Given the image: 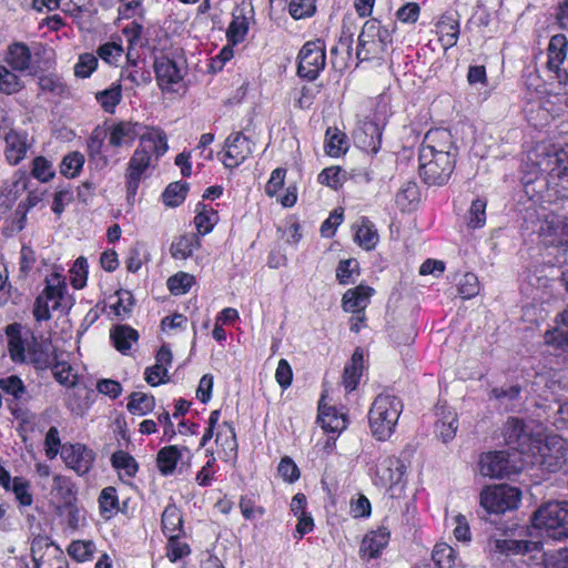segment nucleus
<instances>
[{
    "instance_id": "f257e3e1",
    "label": "nucleus",
    "mask_w": 568,
    "mask_h": 568,
    "mask_svg": "<svg viewBox=\"0 0 568 568\" xmlns=\"http://www.w3.org/2000/svg\"><path fill=\"white\" fill-rule=\"evenodd\" d=\"M403 408L402 399L392 394H379L374 399L368 412V426L376 440L386 442L393 436Z\"/></svg>"
},
{
    "instance_id": "f03ea898",
    "label": "nucleus",
    "mask_w": 568,
    "mask_h": 568,
    "mask_svg": "<svg viewBox=\"0 0 568 568\" xmlns=\"http://www.w3.org/2000/svg\"><path fill=\"white\" fill-rule=\"evenodd\" d=\"M72 306V297L68 293L65 278L53 272L44 278V287L33 303V316L37 322L49 321L52 311L67 312Z\"/></svg>"
},
{
    "instance_id": "7ed1b4c3",
    "label": "nucleus",
    "mask_w": 568,
    "mask_h": 568,
    "mask_svg": "<svg viewBox=\"0 0 568 568\" xmlns=\"http://www.w3.org/2000/svg\"><path fill=\"white\" fill-rule=\"evenodd\" d=\"M534 527L549 538L560 540L568 537V503L552 501L539 507L532 517Z\"/></svg>"
},
{
    "instance_id": "20e7f679",
    "label": "nucleus",
    "mask_w": 568,
    "mask_h": 568,
    "mask_svg": "<svg viewBox=\"0 0 568 568\" xmlns=\"http://www.w3.org/2000/svg\"><path fill=\"white\" fill-rule=\"evenodd\" d=\"M567 442L557 434L544 435L538 429V438L528 457V464H539L549 471L557 470L567 459Z\"/></svg>"
},
{
    "instance_id": "39448f33",
    "label": "nucleus",
    "mask_w": 568,
    "mask_h": 568,
    "mask_svg": "<svg viewBox=\"0 0 568 568\" xmlns=\"http://www.w3.org/2000/svg\"><path fill=\"white\" fill-rule=\"evenodd\" d=\"M392 41V32L378 20H367L358 36L356 55L361 61L378 59L386 52Z\"/></svg>"
},
{
    "instance_id": "423d86ee",
    "label": "nucleus",
    "mask_w": 568,
    "mask_h": 568,
    "mask_svg": "<svg viewBox=\"0 0 568 568\" xmlns=\"http://www.w3.org/2000/svg\"><path fill=\"white\" fill-rule=\"evenodd\" d=\"M326 65V45L323 40L307 41L297 55V74L315 80Z\"/></svg>"
},
{
    "instance_id": "0eeeda50",
    "label": "nucleus",
    "mask_w": 568,
    "mask_h": 568,
    "mask_svg": "<svg viewBox=\"0 0 568 568\" xmlns=\"http://www.w3.org/2000/svg\"><path fill=\"white\" fill-rule=\"evenodd\" d=\"M521 493L505 484L486 487L480 494V505L493 514H503L517 508Z\"/></svg>"
},
{
    "instance_id": "6e6552de",
    "label": "nucleus",
    "mask_w": 568,
    "mask_h": 568,
    "mask_svg": "<svg viewBox=\"0 0 568 568\" xmlns=\"http://www.w3.org/2000/svg\"><path fill=\"white\" fill-rule=\"evenodd\" d=\"M404 468L402 462L394 456L379 459L373 474L374 485L388 491L390 497H395L396 491L403 488Z\"/></svg>"
},
{
    "instance_id": "1a4fd4ad",
    "label": "nucleus",
    "mask_w": 568,
    "mask_h": 568,
    "mask_svg": "<svg viewBox=\"0 0 568 568\" xmlns=\"http://www.w3.org/2000/svg\"><path fill=\"white\" fill-rule=\"evenodd\" d=\"M511 455L506 452H489L481 455L479 460V471L483 476L490 478H503L513 474H518L528 459H524L520 465L510 460ZM516 457V454H513Z\"/></svg>"
},
{
    "instance_id": "9d476101",
    "label": "nucleus",
    "mask_w": 568,
    "mask_h": 568,
    "mask_svg": "<svg viewBox=\"0 0 568 568\" xmlns=\"http://www.w3.org/2000/svg\"><path fill=\"white\" fill-rule=\"evenodd\" d=\"M457 156L456 146L450 132L437 128L429 130L419 146L418 158Z\"/></svg>"
},
{
    "instance_id": "9b49d317",
    "label": "nucleus",
    "mask_w": 568,
    "mask_h": 568,
    "mask_svg": "<svg viewBox=\"0 0 568 568\" xmlns=\"http://www.w3.org/2000/svg\"><path fill=\"white\" fill-rule=\"evenodd\" d=\"M418 172L422 180L428 185H444L450 179L455 169V156L418 158Z\"/></svg>"
},
{
    "instance_id": "f8f14e48",
    "label": "nucleus",
    "mask_w": 568,
    "mask_h": 568,
    "mask_svg": "<svg viewBox=\"0 0 568 568\" xmlns=\"http://www.w3.org/2000/svg\"><path fill=\"white\" fill-rule=\"evenodd\" d=\"M506 440L508 445H514L521 455L529 456L534 450V445L538 438V430L518 418H510L506 427Z\"/></svg>"
},
{
    "instance_id": "ddd939ff",
    "label": "nucleus",
    "mask_w": 568,
    "mask_h": 568,
    "mask_svg": "<svg viewBox=\"0 0 568 568\" xmlns=\"http://www.w3.org/2000/svg\"><path fill=\"white\" fill-rule=\"evenodd\" d=\"M143 125L133 121H115L106 125V146L113 150L129 149L140 135Z\"/></svg>"
},
{
    "instance_id": "4468645a",
    "label": "nucleus",
    "mask_w": 568,
    "mask_h": 568,
    "mask_svg": "<svg viewBox=\"0 0 568 568\" xmlns=\"http://www.w3.org/2000/svg\"><path fill=\"white\" fill-rule=\"evenodd\" d=\"M61 458L68 468L83 476L90 471L95 454L83 444L67 443L61 448Z\"/></svg>"
},
{
    "instance_id": "2eb2a0df",
    "label": "nucleus",
    "mask_w": 568,
    "mask_h": 568,
    "mask_svg": "<svg viewBox=\"0 0 568 568\" xmlns=\"http://www.w3.org/2000/svg\"><path fill=\"white\" fill-rule=\"evenodd\" d=\"M153 158L150 151L136 148L131 155L125 170L126 190L129 195H134L142 179L152 166Z\"/></svg>"
},
{
    "instance_id": "dca6fc26",
    "label": "nucleus",
    "mask_w": 568,
    "mask_h": 568,
    "mask_svg": "<svg viewBox=\"0 0 568 568\" xmlns=\"http://www.w3.org/2000/svg\"><path fill=\"white\" fill-rule=\"evenodd\" d=\"M568 41L565 34H555L548 44L547 65L556 74L560 84L568 85V72L564 67L567 58Z\"/></svg>"
},
{
    "instance_id": "f3484780",
    "label": "nucleus",
    "mask_w": 568,
    "mask_h": 568,
    "mask_svg": "<svg viewBox=\"0 0 568 568\" xmlns=\"http://www.w3.org/2000/svg\"><path fill=\"white\" fill-rule=\"evenodd\" d=\"M222 162L225 168L233 169L242 164L253 152V143L241 132L231 134L224 146Z\"/></svg>"
},
{
    "instance_id": "a211bd4d",
    "label": "nucleus",
    "mask_w": 568,
    "mask_h": 568,
    "mask_svg": "<svg viewBox=\"0 0 568 568\" xmlns=\"http://www.w3.org/2000/svg\"><path fill=\"white\" fill-rule=\"evenodd\" d=\"M254 18V8L251 3H242L232 13V21L226 30L227 42L236 45L243 42L248 33L250 24Z\"/></svg>"
},
{
    "instance_id": "6ab92c4d",
    "label": "nucleus",
    "mask_w": 568,
    "mask_h": 568,
    "mask_svg": "<svg viewBox=\"0 0 568 568\" xmlns=\"http://www.w3.org/2000/svg\"><path fill=\"white\" fill-rule=\"evenodd\" d=\"M0 486L14 495V499L20 508L30 507L33 504V494L31 484L21 476L11 478L9 471L0 465Z\"/></svg>"
},
{
    "instance_id": "aec40b11",
    "label": "nucleus",
    "mask_w": 568,
    "mask_h": 568,
    "mask_svg": "<svg viewBox=\"0 0 568 568\" xmlns=\"http://www.w3.org/2000/svg\"><path fill=\"white\" fill-rule=\"evenodd\" d=\"M535 164L538 172L547 173L552 178L568 182V149L545 153L536 160Z\"/></svg>"
},
{
    "instance_id": "412c9836",
    "label": "nucleus",
    "mask_w": 568,
    "mask_h": 568,
    "mask_svg": "<svg viewBox=\"0 0 568 568\" xmlns=\"http://www.w3.org/2000/svg\"><path fill=\"white\" fill-rule=\"evenodd\" d=\"M154 72L159 87L166 91H175L174 85L183 79L182 68L166 57L158 58L154 61Z\"/></svg>"
},
{
    "instance_id": "4be33fe9",
    "label": "nucleus",
    "mask_w": 568,
    "mask_h": 568,
    "mask_svg": "<svg viewBox=\"0 0 568 568\" xmlns=\"http://www.w3.org/2000/svg\"><path fill=\"white\" fill-rule=\"evenodd\" d=\"M539 233L546 245H568V224L556 214L546 216Z\"/></svg>"
},
{
    "instance_id": "5701e85b",
    "label": "nucleus",
    "mask_w": 568,
    "mask_h": 568,
    "mask_svg": "<svg viewBox=\"0 0 568 568\" xmlns=\"http://www.w3.org/2000/svg\"><path fill=\"white\" fill-rule=\"evenodd\" d=\"M6 159L10 164L17 165L22 161L30 148L28 133L23 130L10 129L4 133Z\"/></svg>"
},
{
    "instance_id": "b1692460",
    "label": "nucleus",
    "mask_w": 568,
    "mask_h": 568,
    "mask_svg": "<svg viewBox=\"0 0 568 568\" xmlns=\"http://www.w3.org/2000/svg\"><path fill=\"white\" fill-rule=\"evenodd\" d=\"M192 454L185 446L170 445L158 452L156 465L163 476L173 475L180 460L186 458L190 462Z\"/></svg>"
},
{
    "instance_id": "393cba45",
    "label": "nucleus",
    "mask_w": 568,
    "mask_h": 568,
    "mask_svg": "<svg viewBox=\"0 0 568 568\" xmlns=\"http://www.w3.org/2000/svg\"><path fill=\"white\" fill-rule=\"evenodd\" d=\"M143 129L144 131H140V135L138 136L140 140L138 148L150 151L152 158L158 160L164 155L169 149L166 134L162 129L156 126H143L142 130Z\"/></svg>"
},
{
    "instance_id": "a878e982",
    "label": "nucleus",
    "mask_w": 568,
    "mask_h": 568,
    "mask_svg": "<svg viewBox=\"0 0 568 568\" xmlns=\"http://www.w3.org/2000/svg\"><path fill=\"white\" fill-rule=\"evenodd\" d=\"M389 541V531L386 528L368 532L362 540L359 552L363 558H376Z\"/></svg>"
},
{
    "instance_id": "bb28decb",
    "label": "nucleus",
    "mask_w": 568,
    "mask_h": 568,
    "mask_svg": "<svg viewBox=\"0 0 568 568\" xmlns=\"http://www.w3.org/2000/svg\"><path fill=\"white\" fill-rule=\"evenodd\" d=\"M374 290L369 286L358 285L347 290L343 295V308L346 312L363 313L369 303Z\"/></svg>"
},
{
    "instance_id": "cd10ccee",
    "label": "nucleus",
    "mask_w": 568,
    "mask_h": 568,
    "mask_svg": "<svg viewBox=\"0 0 568 568\" xmlns=\"http://www.w3.org/2000/svg\"><path fill=\"white\" fill-rule=\"evenodd\" d=\"M27 359H29L37 369H47L51 367L57 359L54 347L48 341L34 342L28 351Z\"/></svg>"
},
{
    "instance_id": "c85d7f7f",
    "label": "nucleus",
    "mask_w": 568,
    "mask_h": 568,
    "mask_svg": "<svg viewBox=\"0 0 568 568\" xmlns=\"http://www.w3.org/2000/svg\"><path fill=\"white\" fill-rule=\"evenodd\" d=\"M215 443L222 449V459L230 462L236 458L237 442L234 427L231 424L223 423L219 426Z\"/></svg>"
},
{
    "instance_id": "c756f323",
    "label": "nucleus",
    "mask_w": 568,
    "mask_h": 568,
    "mask_svg": "<svg viewBox=\"0 0 568 568\" xmlns=\"http://www.w3.org/2000/svg\"><path fill=\"white\" fill-rule=\"evenodd\" d=\"M364 369V352L356 348L351 361L345 365L342 383L346 392H353L362 377Z\"/></svg>"
},
{
    "instance_id": "7c9ffc66",
    "label": "nucleus",
    "mask_w": 568,
    "mask_h": 568,
    "mask_svg": "<svg viewBox=\"0 0 568 568\" xmlns=\"http://www.w3.org/2000/svg\"><path fill=\"white\" fill-rule=\"evenodd\" d=\"M318 423L325 432L341 433L346 428V415L339 413L333 406L320 404L318 406Z\"/></svg>"
},
{
    "instance_id": "2f4dec72",
    "label": "nucleus",
    "mask_w": 568,
    "mask_h": 568,
    "mask_svg": "<svg viewBox=\"0 0 568 568\" xmlns=\"http://www.w3.org/2000/svg\"><path fill=\"white\" fill-rule=\"evenodd\" d=\"M436 415L438 420L436 427L443 442L447 443L455 437L458 428L456 414L446 405H438L436 407Z\"/></svg>"
},
{
    "instance_id": "473e14b6",
    "label": "nucleus",
    "mask_w": 568,
    "mask_h": 568,
    "mask_svg": "<svg viewBox=\"0 0 568 568\" xmlns=\"http://www.w3.org/2000/svg\"><path fill=\"white\" fill-rule=\"evenodd\" d=\"M355 242L364 250H373L378 242V233L375 225L367 219L362 217L354 225Z\"/></svg>"
},
{
    "instance_id": "72a5a7b5",
    "label": "nucleus",
    "mask_w": 568,
    "mask_h": 568,
    "mask_svg": "<svg viewBox=\"0 0 568 568\" xmlns=\"http://www.w3.org/2000/svg\"><path fill=\"white\" fill-rule=\"evenodd\" d=\"M437 33L444 49L457 43L459 37V21L453 16H443L437 23Z\"/></svg>"
},
{
    "instance_id": "f704fd0d",
    "label": "nucleus",
    "mask_w": 568,
    "mask_h": 568,
    "mask_svg": "<svg viewBox=\"0 0 568 568\" xmlns=\"http://www.w3.org/2000/svg\"><path fill=\"white\" fill-rule=\"evenodd\" d=\"M106 139L105 129L95 128L87 141L88 154L91 161L102 168L109 164L108 156L103 153L104 140Z\"/></svg>"
},
{
    "instance_id": "c9c22d12",
    "label": "nucleus",
    "mask_w": 568,
    "mask_h": 568,
    "mask_svg": "<svg viewBox=\"0 0 568 568\" xmlns=\"http://www.w3.org/2000/svg\"><path fill=\"white\" fill-rule=\"evenodd\" d=\"M6 61L17 71H26L31 64V52L27 44L16 42L9 45Z\"/></svg>"
},
{
    "instance_id": "e433bc0d",
    "label": "nucleus",
    "mask_w": 568,
    "mask_h": 568,
    "mask_svg": "<svg viewBox=\"0 0 568 568\" xmlns=\"http://www.w3.org/2000/svg\"><path fill=\"white\" fill-rule=\"evenodd\" d=\"M51 494L63 505H70L77 495V488L71 478L55 474L52 478Z\"/></svg>"
},
{
    "instance_id": "4c0bfd02",
    "label": "nucleus",
    "mask_w": 568,
    "mask_h": 568,
    "mask_svg": "<svg viewBox=\"0 0 568 568\" xmlns=\"http://www.w3.org/2000/svg\"><path fill=\"white\" fill-rule=\"evenodd\" d=\"M6 334L11 359L16 363L26 362L28 353L26 352L24 343L21 337V326L19 324H10L6 328Z\"/></svg>"
},
{
    "instance_id": "58836bf2",
    "label": "nucleus",
    "mask_w": 568,
    "mask_h": 568,
    "mask_svg": "<svg viewBox=\"0 0 568 568\" xmlns=\"http://www.w3.org/2000/svg\"><path fill=\"white\" fill-rule=\"evenodd\" d=\"M219 222V214L212 207L204 203H199L195 209L194 225L200 235H206Z\"/></svg>"
},
{
    "instance_id": "ea45409f",
    "label": "nucleus",
    "mask_w": 568,
    "mask_h": 568,
    "mask_svg": "<svg viewBox=\"0 0 568 568\" xmlns=\"http://www.w3.org/2000/svg\"><path fill=\"white\" fill-rule=\"evenodd\" d=\"M201 242L196 234H183L171 244V255L175 260H186L199 248Z\"/></svg>"
},
{
    "instance_id": "a19ab883",
    "label": "nucleus",
    "mask_w": 568,
    "mask_h": 568,
    "mask_svg": "<svg viewBox=\"0 0 568 568\" xmlns=\"http://www.w3.org/2000/svg\"><path fill=\"white\" fill-rule=\"evenodd\" d=\"M110 337L114 347L125 354L138 342L139 333L131 326L118 325L111 329Z\"/></svg>"
},
{
    "instance_id": "79ce46f5",
    "label": "nucleus",
    "mask_w": 568,
    "mask_h": 568,
    "mask_svg": "<svg viewBox=\"0 0 568 568\" xmlns=\"http://www.w3.org/2000/svg\"><path fill=\"white\" fill-rule=\"evenodd\" d=\"M355 138L363 149L377 152L381 148L382 132L379 126L374 122H365Z\"/></svg>"
},
{
    "instance_id": "37998d69",
    "label": "nucleus",
    "mask_w": 568,
    "mask_h": 568,
    "mask_svg": "<svg viewBox=\"0 0 568 568\" xmlns=\"http://www.w3.org/2000/svg\"><path fill=\"white\" fill-rule=\"evenodd\" d=\"M432 558L438 568H464L455 549L445 542L435 546Z\"/></svg>"
},
{
    "instance_id": "c03bdc74",
    "label": "nucleus",
    "mask_w": 568,
    "mask_h": 568,
    "mask_svg": "<svg viewBox=\"0 0 568 568\" xmlns=\"http://www.w3.org/2000/svg\"><path fill=\"white\" fill-rule=\"evenodd\" d=\"M162 529L166 537L183 534L182 514L174 504L168 505L162 514Z\"/></svg>"
},
{
    "instance_id": "a18cd8bd",
    "label": "nucleus",
    "mask_w": 568,
    "mask_h": 568,
    "mask_svg": "<svg viewBox=\"0 0 568 568\" xmlns=\"http://www.w3.org/2000/svg\"><path fill=\"white\" fill-rule=\"evenodd\" d=\"M348 143L345 133L337 128H328L325 133V152L329 156L338 158L347 151Z\"/></svg>"
},
{
    "instance_id": "49530a36",
    "label": "nucleus",
    "mask_w": 568,
    "mask_h": 568,
    "mask_svg": "<svg viewBox=\"0 0 568 568\" xmlns=\"http://www.w3.org/2000/svg\"><path fill=\"white\" fill-rule=\"evenodd\" d=\"M155 407V398L152 395L142 393V392H133L129 396V400L126 404V409L138 416H144L148 413L152 412Z\"/></svg>"
},
{
    "instance_id": "de8ad7c7",
    "label": "nucleus",
    "mask_w": 568,
    "mask_h": 568,
    "mask_svg": "<svg viewBox=\"0 0 568 568\" xmlns=\"http://www.w3.org/2000/svg\"><path fill=\"white\" fill-rule=\"evenodd\" d=\"M112 466L118 470L120 477L132 478L135 476L139 465L126 452L118 450L111 457Z\"/></svg>"
},
{
    "instance_id": "09e8293b",
    "label": "nucleus",
    "mask_w": 568,
    "mask_h": 568,
    "mask_svg": "<svg viewBox=\"0 0 568 568\" xmlns=\"http://www.w3.org/2000/svg\"><path fill=\"white\" fill-rule=\"evenodd\" d=\"M98 501L100 513L105 519H110L119 511V498L116 489L112 486H108L102 489Z\"/></svg>"
},
{
    "instance_id": "8fccbe9b",
    "label": "nucleus",
    "mask_w": 568,
    "mask_h": 568,
    "mask_svg": "<svg viewBox=\"0 0 568 568\" xmlns=\"http://www.w3.org/2000/svg\"><path fill=\"white\" fill-rule=\"evenodd\" d=\"M83 164L84 155L81 152H70L62 159L60 173L68 179H73L80 174Z\"/></svg>"
},
{
    "instance_id": "3c124183",
    "label": "nucleus",
    "mask_w": 568,
    "mask_h": 568,
    "mask_svg": "<svg viewBox=\"0 0 568 568\" xmlns=\"http://www.w3.org/2000/svg\"><path fill=\"white\" fill-rule=\"evenodd\" d=\"M95 98L105 112L114 113L115 106L122 99L121 85L112 84L109 89L98 92Z\"/></svg>"
},
{
    "instance_id": "603ef678",
    "label": "nucleus",
    "mask_w": 568,
    "mask_h": 568,
    "mask_svg": "<svg viewBox=\"0 0 568 568\" xmlns=\"http://www.w3.org/2000/svg\"><path fill=\"white\" fill-rule=\"evenodd\" d=\"M95 545L91 540H74L68 547V554L78 562L88 561L93 557Z\"/></svg>"
},
{
    "instance_id": "864d4df0",
    "label": "nucleus",
    "mask_w": 568,
    "mask_h": 568,
    "mask_svg": "<svg viewBox=\"0 0 568 568\" xmlns=\"http://www.w3.org/2000/svg\"><path fill=\"white\" fill-rule=\"evenodd\" d=\"M358 273V262L354 258L343 260L336 268V277L339 284L355 283Z\"/></svg>"
},
{
    "instance_id": "5fc2aeb1",
    "label": "nucleus",
    "mask_w": 568,
    "mask_h": 568,
    "mask_svg": "<svg viewBox=\"0 0 568 568\" xmlns=\"http://www.w3.org/2000/svg\"><path fill=\"white\" fill-rule=\"evenodd\" d=\"M166 284L173 295H183L186 294L194 284V276L185 272H179L169 277Z\"/></svg>"
},
{
    "instance_id": "6e6d98bb",
    "label": "nucleus",
    "mask_w": 568,
    "mask_h": 568,
    "mask_svg": "<svg viewBox=\"0 0 568 568\" xmlns=\"http://www.w3.org/2000/svg\"><path fill=\"white\" fill-rule=\"evenodd\" d=\"M52 373L54 378L64 386H73L77 383V374L73 372L72 366L58 358L52 364Z\"/></svg>"
},
{
    "instance_id": "4d7b16f0",
    "label": "nucleus",
    "mask_w": 568,
    "mask_h": 568,
    "mask_svg": "<svg viewBox=\"0 0 568 568\" xmlns=\"http://www.w3.org/2000/svg\"><path fill=\"white\" fill-rule=\"evenodd\" d=\"M187 186L185 183L174 182L164 190L162 199L165 205L175 207L185 200Z\"/></svg>"
},
{
    "instance_id": "13d9d810",
    "label": "nucleus",
    "mask_w": 568,
    "mask_h": 568,
    "mask_svg": "<svg viewBox=\"0 0 568 568\" xmlns=\"http://www.w3.org/2000/svg\"><path fill=\"white\" fill-rule=\"evenodd\" d=\"M31 174L40 182H49L54 178V169L52 163L44 156H37L32 161Z\"/></svg>"
},
{
    "instance_id": "bf43d9fd",
    "label": "nucleus",
    "mask_w": 568,
    "mask_h": 568,
    "mask_svg": "<svg viewBox=\"0 0 568 568\" xmlns=\"http://www.w3.org/2000/svg\"><path fill=\"white\" fill-rule=\"evenodd\" d=\"M315 11V0H291L288 3V12L295 20L310 18Z\"/></svg>"
},
{
    "instance_id": "052dcab7",
    "label": "nucleus",
    "mask_w": 568,
    "mask_h": 568,
    "mask_svg": "<svg viewBox=\"0 0 568 568\" xmlns=\"http://www.w3.org/2000/svg\"><path fill=\"white\" fill-rule=\"evenodd\" d=\"M22 88L20 78L4 65H0V92L13 94Z\"/></svg>"
},
{
    "instance_id": "680f3d73",
    "label": "nucleus",
    "mask_w": 568,
    "mask_h": 568,
    "mask_svg": "<svg viewBox=\"0 0 568 568\" xmlns=\"http://www.w3.org/2000/svg\"><path fill=\"white\" fill-rule=\"evenodd\" d=\"M486 201L476 199L471 202L468 211V226L471 229H480L486 223Z\"/></svg>"
},
{
    "instance_id": "e2e57ef3",
    "label": "nucleus",
    "mask_w": 568,
    "mask_h": 568,
    "mask_svg": "<svg viewBox=\"0 0 568 568\" xmlns=\"http://www.w3.org/2000/svg\"><path fill=\"white\" fill-rule=\"evenodd\" d=\"M88 261L84 257L75 260L70 270L71 284L75 290H81L87 284L88 278Z\"/></svg>"
},
{
    "instance_id": "0e129e2a",
    "label": "nucleus",
    "mask_w": 568,
    "mask_h": 568,
    "mask_svg": "<svg viewBox=\"0 0 568 568\" xmlns=\"http://www.w3.org/2000/svg\"><path fill=\"white\" fill-rule=\"evenodd\" d=\"M180 537L181 535L168 537L166 556L172 562L190 554L189 545L182 541Z\"/></svg>"
},
{
    "instance_id": "69168bd1",
    "label": "nucleus",
    "mask_w": 568,
    "mask_h": 568,
    "mask_svg": "<svg viewBox=\"0 0 568 568\" xmlns=\"http://www.w3.org/2000/svg\"><path fill=\"white\" fill-rule=\"evenodd\" d=\"M418 187L415 183H407L396 194V204L402 210H408L410 206L418 201Z\"/></svg>"
},
{
    "instance_id": "338daca9",
    "label": "nucleus",
    "mask_w": 568,
    "mask_h": 568,
    "mask_svg": "<svg viewBox=\"0 0 568 568\" xmlns=\"http://www.w3.org/2000/svg\"><path fill=\"white\" fill-rule=\"evenodd\" d=\"M98 67V58L91 53H84L79 57L74 65V74L78 78H89Z\"/></svg>"
},
{
    "instance_id": "774afa93",
    "label": "nucleus",
    "mask_w": 568,
    "mask_h": 568,
    "mask_svg": "<svg viewBox=\"0 0 568 568\" xmlns=\"http://www.w3.org/2000/svg\"><path fill=\"white\" fill-rule=\"evenodd\" d=\"M458 292L465 300L471 298L479 292V282L474 273H466L458 283Z\"/></svg>"
}]
</instances>
